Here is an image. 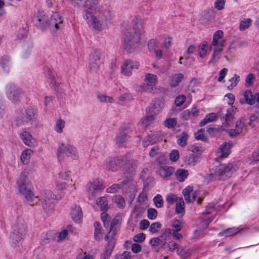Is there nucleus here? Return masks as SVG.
<instances>
[{
    "label": "nucleus",
    "mask_w": 259,
    "mask_h": 259,
    "mask_svg": "<svg viewBox=\"0 0 259 259\" xmlns=\"http://www.w3.org/2000/svg\"><path fill=\"white\" fill-rule=\"evenodd\" d=\"M82 16L95 30L101 31L108 28L114 13L109 8H103L99 0H87L83 5Z\"/></svg>",
    "instance_id": "nucleus-1"
},
{
    "label": "nucleus",
    "mask_w": 259,
    "mask_h": 259,
    "mask_svg": "<svg viewBox=\"0 0 259 259\" xmlns=\"http://www.w3.org/2000/svg\"><path fill=\"white\" fill-rule=\"evenodd\" d=\"M144 21L135 18L133 20V28L125 32L123 47L128 53L136 51L140 48L141 35L144 32Z\"/></svg>",
    "instance_id": "nucleus-2"
},
{
    "label": "nucleus",
    "mask_w": 259,
    "mask_h": 259,
    "mask_svg": "<svg viewBox=\"0 0 259 259\" xmlns=\"http://www.w3.org/2000/svg\"><path fill=\"white\" fill-rule=\"evenodd\" d=\"M29 169L25 168L20 176L18 184L19 193L30 205L37 204L39 201V196H35L31 190V184L28 178Z\"/></svg>",
    "instance_id": "nucleus-3"
},
{
    "label": "nucleus",
    "mask_w": 259,
    "mask_h": 259,
    "mask_svg": "<svg viewBox=\"0 0 259 259\" xmlns=\"http://www.w3.org/2000/svg\"><path fill=\"white\" fill-rule=\"evenodd\" d=\"M37 25L42 29L49 27L51 31L55 32L63 28V20L58 13H54L49 19L48 16L43 11L39 10L37 12Z\"/></svg>",
    "instance_id": "nucleus-4"
},
{
    "label": "nucleus",
    "mask_w": 259,
    "mask_h": 259,
    "mask_svg": "<svg viewBox=\"0 0 259 259\" xmlns=\"http://www.w3.org/2000/svg\"><path fill=\"white\" fill-rule=\"evenodd\" d=\"M235 171V168L232 164L219 165L212 169V172L209 175V178L225 180L230 178Z\"/></svg>",
    "instance_id": "nucleus-5"
},
{
    "label": "nucleus",
    "mask_w": 259,
    "mask_h": 259,
    "mask_svg": "<svg viewBox=\"0 0 259 259\" xmlns=\"http://www.w3.org/2000/svg\"><path fill=\"white\" fill-rule=\"evenodd\" d=\"M78 157V152L73 145L61 143L59 146L57 158L60 162L65 161L67 158L72 160L77 159Z\"/></svg>",
    "instance_id": "nucleus-6"
},
{
    "label": "nucleus",
    "mask_w": 259,
    "mask_h": 259,
    "mask_svg": "<svg viewBox=\"0 0 259 259\" xmlns=\"http://www.w3.org/2000/svg\"><path fill=\"white\" fill-rule=\"evenodd\" d=\"M42 206L47 213H50L54 207L57 200V196L50 190H44L40 195Z\"/></svg>",
    "instance_id": "nucleus-7"
},
{
    "label": "nucleus",
    "mask_w": 259,
    "mask_h": 259,
    "mask_svg": "<svg viewBox=\"0 0 259 259\" xmlns=\"http://www.w3.org/2000/svg\"><path fill=\"white\" fill-rule=\"evenodd\" d=\"M128 161L129 156L126 155L112 158L105 163V168L108 170L116 171L126 164Z\"/></svg>",
    "instance_id": "nucleus-8"
},
{
    "label": "nucleus",
    "mask_w": 259,
    "mask_h": 259,
    "mask_svg": "<svg viewBox=\"0 0 259 259\" xmlns=\"http://www.w3.org/2000/svg\"><path fill=\"white\" fill-rule=\"evenodd\" d=\"M36 121L37 119L33 109L31 108H28L26 110L20 111L17 124L23 125L30 122L31 124L32 125L33 123H37Z\"/></svg>",
    "instance_id": "nucleus-9"
},
{
    "label": "nucleus",
    "mask_w": 259,
    "mask_h": 259,
    "mask_svg": "<svg viewBox=\"0 0 259 259\" xmlns=\"http://www.w3.org/2000/svg\"><path fill=\"white\" fill-rule=\"evenodd\" d=\"M102 53L100 50L96 49L90 55L89 69L92 72H96L101 64Z\"/></svg>",
    "instance_id": "nucleus-10"
},
{
    "label": "nucleus",
    "mask_w": 259,
    "mask_h": 259,
    "mask_svg": "<svg viewBox=\"0 0 259 259\" xmlns=\"http://www.w3.org/2000/svg\"><path fill=\"white\" fill-rule=\"evenodd\" d=\"M171 234V230L165 229L163 233L159 237L153 238L150 240V244L153 249L156 252L159 250V246H164L166 244V237Z\"/></svg>",
    "instance_id": "nucleus-11"
},
{
    "label": "nucleus",
    "mask_w": 259,
    "mask_h": 259,
    "mask_svg": "<svg viewBox=\"0 0 259 259\" xmlns=\"http://www.w3.org/2000/svg\"><path fill=\"white\" fill-rule=\"evenodd\" d=\"M139 66V64L137 61L127 60L121 65V72L123 75L129 76L132 74V70L138 69Z\"/></svg>",
    "instance_id": "nucleus-12"
},
{
    "label": "nucleus",
    "mask_w": 259,
    "mask_h": 259,
    "mask_svg": "<svg viewBox=\"0 0 259 259\" xmlns=\"http://www.w3.org/2000/svg\"><path fill=\"white\" fill-rule=\"evenodd\" d=\"M236 109H234L233 107L230 108L228 109L227 113L225 115L223 116L222 118V124L224 126L227 128L231 127L233 125L234 115ZM223 115H221L222 117Z\"/></svg>",
    "instance_id": "nucleus-13"
},
{
    "label": "nucleus",
    "mask_w": 259,
    "mask_h": 259,
    "mask_svg": "<svg viewBox=\"0 0 259 259\" xmlns=\"http://www.w3.org/2000/svg\"><path fill=\"white\" fill-rule=\"evenodd\" d=\"M102 182L99 180H94L90 182L87 186V191L89 195H93L96 192L102 189Z\"/></svg>",
    "instance_id": "nucleus-14"
},
{
    "label": "nucleus",
    "mask_w": 259,
    "mask_h": 259,
    "mask_svg": "<svg viewBox=\"0 0 259 259\" xmlns=\"http://www.w3.org/2000/svg\"><path fill=\"white\" fill-rule=\"evenodd\" d=\"M246 128L245 127L243 119L240 118L236 122L235 129H232L229 132V135L231 137H235L241 133H246Z\"/></svg>",
    "instance_id": "nucleus-15"
},
{
    "label": "nucleus",
    "mask_w": 259,
    "mask_h": 259,
    "mask_svg": "<svg viewBox=\"0 0 259 259\" xmlns=\"http://www.w3.org/2000/svg\"><path fill=\"white\" fill-rule=\"evenodd\" d=\"M165 104L163 99H156L153 100L150 110L154 114H157L164 107Z\"/></svg>",
    "instance_id": "nucleus-16"
},
{
    "label": "nucleus",
    "mask_w": 259,
    "mask_h": 259,
    "mask_svg": "<svg viewBox=\"0 0 259 259\" xmlns=\"http://www.w3.org/2000/svg\"><path fill=\"white\" fill-rule=\"evenodd\" d=\"M225 40H221L217 45H212L214 47L212 57L209 61L211 64H215L219 60L217 56L223 51V48L224 47Z\"/></svg>",
    "instance_id": "nucleus-17"
},
{
    "label": "nucleus",
    "mask_w": 259,
    "mask_h": 259,
    "mask_svg": "<svg viewBox=\"0 0 259 259\" xmlns=\"http://www.w3.org/2000/svg\"><path fill=\"white\" fill-rule=\"evenodd\" d=\"M231 145L226 142L223 143L217 151V156L220 158L228 157L230 153Z\"/></svg>",
    "instance_id": "nucleus-18"
},
{
    "label": "nucleus",
    "mask_w": 259,
    "mask_h": 259,
    "mask_svg": "<svg viewBox=\"0 0 259 259\" xmlns=\"http://www.w3.org/2000/svg\"><path fill=\"white\" fill-rule=\"evenodd\" d=\"M20 137L24 144L27 146L32 147L34 146L35 140L28 132L23 131L20 134Z\"/></svg>",
    "instance_id": "nucleus-19"
},
{
    "label": "nucleus",
    "mask_w": 259,
    "mask_h": 259,
    "mask_svg": "<svg viewBox=\"0 0 259 259\" xmlns=\"http://www.w3.org/2000/svg\"><path fill=\"white\" fill-rule=\"evenodd\" d=\"M148 47L150 52H153L156 57L160 59L162 56V52L159 49L158 43L154 39H150L148 43Z\"/></svg>",
    "instance_id": "nucleus-20"
},
{
    "label": "nucleus",
    "mask_w": 259,
    "mask_h": 259,
    "mask_svg": "<svg viewBox=\"0 0 259 259\" xmlns=\"http://www.w3.org/2000/svg\"><path fill=\"white\" fill-rule=\"evenodd\" d=\"M26 223L23 220H20L17 224V239H23L27 232Z\"/></svg>",
    "instance_id": "nucleus-21"
},
{
    "label": "nucleus",
    "mask_w": 259,
    "mask_h": 259,
    "mask_svg": "<svg viewBox=\"0 0 259 259\" xmlns=\"http://www.w3.org/2000/svg\"><path fill=\"white\" fill-rule=\"evenodd\" d=\"M6 94L8 98L14 103L16 100V87L14 83H9L6 87Z\"/></svg>",
    "instance_id": "nucleus-22"
},
{
    "label": "nucleus",
    "mask_w": 259,
    "mask_h": 259,
    "mask_svg": "<svg viewBox=\"0 0 259 259\" xmlns=\"http://www.w3.org/2000/svg\"><path fill=\"white\" fill-rule=\"evenodd\" d=\"M71 218L74 221L79 223L82 217V211L79 206L75 205L72 208Z\"/></svg>",
    "instance_id": "nucleus-23"
},
{
    "label": "nucleus",
    "mask_w": 259,
    "mask_h": 259,
    "mask_svg": "<svg viewBox=\"0 0 259 259\" xmlns=\"http://www.w3.org/2000/svg\"><path fill=\"white\" fill-rule=\"evenodd\" d=\"M130 138L127 134L124 132H120L116 137V144L118 147H122L124 143H126Z\"/></svg>",
    "instance_id": "nucleus-24"
},
{
    "label": "nucleus",
    "mask_w": 259,
    "mask_h": 259,
    "mask_svg": "<svg viewBox=\"0 0 259 259\" xmlns=\"http://www.w3.org/2000/svg\"><path fill=\"white\" fill-rule=\"evenodd\" d=\"M240 102L242 104L246 102L249 105H253L255 103L254 96H253L251 91L247 90L244 94V98L240 99Z\"/></svg>",
    "instance_id": "nucleus-25"
},
{
    "label": "nucleus",
    "mask_w": 259,
    "mask_h": 259,
    "mask_svg": "<svg viewBox=\"0 0 259 259\" xmlns=\"http://www.w3.org/2000/svg\"><path fill=\"white\" fill-rule=\"evenodd\" d=\"M115 244V241L111 240L108 243L106 249V251L103 254L100 259H109V257L111 254L112 250L114 247Z\"/></svg>",
    "instance_id": "nucleus-26"
},
{
    "label": "nucleus",
    "mask_w": 259,
    "mask_h": 259,
    "mask_svg": "<svg viewBox=\"0 0 259 259\" xmlns=\"http://www.w3.org/2000/svg\"><path fill=\"white\" fill-rule=\"evenodd\" d=\"M33 151L30 149H26L21 154L20 159L24 164H27L30 161Z\"/></svg>",
    "instance_id": "nucleus-27"
},
{
    "label": "nucleus",
    "mask_w": 259,
    "mask_h": 259,
    "mask_svg": "<svg viewBox=\"0 0 259 259\" xmlns=\"http://www.w3.org/2000/svg\"><path fill=\"white\" fill-rule=\"evenodd\" d=\"M174 168L169 166H161L159 169V175L163 178L169 177L174 172Z\"/></svg>",
    "instance_id": "nucleus-28"
},
{
    "label": "nucleus",
    "mask_w": 259,
    "mask_h": 259,
    "mask_svg": "<svg viewBox=\"0 0 259 259\" xmlns=\"http://www.w3.org/2000/svg\"><path fill=\"white\" fill-rule=\"evenodd\" d=\"M145 81L148 85L153 87L156 85L158 81L157 76L153 74L146 73L145 76Z\"/></svg>",
    "instance_id": "nucleus-29"
},
{
    "label": "nucleus",
    "mask_w": 259,
    "mask_h": 259,
    "mask_svg": "<svg viewBox=\"0 0 259 259\" xmlns=\"http://www.w3.org/2000/svg\"><path fill=\"white\" fill-rule=\"evenodd\" d=\"M183 78V74L180 73L171 75L170 82V85L173 87L178 86Z\"/></svg>",
    "instance_id": "nucleus-30"
},
{
    "label": "nucleus",
    "mask_w": 259,
    "mask_h": 259,
    "mask_svg": "<svg viewBox=\"0 0 259 259\" xmlns=\"http://www.w3.org/2000/svg\"><path fill=\"white\" fill-rule=\"evenodd\" d=\"M240 230L238 228H228L224 231L219 233V235L221 236L230 237L238 233Z\"/></svg>",
    "instance_id": "nucleus-31"
},
{
    "label": "nucleus",
    "mask_w": 259,
    "mask_h": 259,
    "mask_svg": "<svg viewBox=\"0 0 259 259\" xmlns=\"http://www.w3.org/2000/svg\"><path fill=\"white\" fill-rule=\"evenodd\" d=\"M94 237L96 240H99L102 238V228L101 224L98 222H96L94 223Z\"/></svg>",
    "instance_id": "nucleus-32"
},
{
    "label": "nucleus",
    "mask_w": 259,
    "mask_h": 259,
    "mask_svg": "<svg viewBox=\"0 0 259 259\" xmlns=\"http://www.w3.org/2000/svg\"><path fill=\"white\" fill-rule=\"evenodd\" d=\"M97 204L100 206L102 211H107L108 209V202L106 197H102L98 198Z\"/></svg>",
    "instance_id": "nucleus-33"
},
{
    "label": "nucleus",
    "mask_w": 259,
    "mask_h": 259,
    "mask_svg": "<svg viewBox=\"0 0 259 259\" xmlns=\"http://www.w3.org/2000/svg\"><path fill=\"white\" fill-rule=\"evenodd\" d=\"M223 32L222 30L217 31L213 35V39L212 41V45H217L219 42H220L223 36Z\"/></svg>",
    "instance_id": "nucleus-34"
},
{
    "label": "nucleus",
    "mask_w": 259,
    "mask_h": 259,
    "mask_svg": "<svg viewBox=\"0 0 259 259\" xmlns=\"http://www.w3.org/2000/svg\"><path fill=\"white\" fill-rule=\"evenodd\" d=\"M215 118L216 115L215 113H210L205 117L203 120L200 122L199 125L201 126H203L206 124L207 123H208V122L214 121L215 120Z\"/></svg>",
    "instance_id": "nucleus-35"
},
{
    "label": "nucleus",
    "mask_w": 259,
    "mask_h": 259,
    "mask_svg": "<svg viewBox=\"0 0 259 259\" xmlns=\"http://www.w3.org/2000/svg\"><path fill=\"white\" fill-rule=\"evenodd\" d=\"M155 119L153 114L147 115L145 118L141 119L140 124H141L144 128H146Z\"/></svg>",
    "instance_id": "nucleus-36"
},
{
    "label": "nucleus",
    "mask_w": 259,
    "mask_h": 259,
    "mask_svg": "<svg viewBox=\"0 0 259 259\" xmlns=\"http://www.w3.org/2000/svg\"><path fill=\"white\" fill-rule=\"evenodd\" d=\"M193 191V187L188 186H187L183 191V194L184 195L185 201L187 203H190L192 202V200L190 198V193Z\"/></svg>",
    "instance_id": "nucleus-37"
},
{
    "label": "nucleus",
    "mask_w": 259,
    "mask_h": 259,
    "mask_svg": "<svg viewBox=\"0 0 259 259\" xmlns=\"http://www.w3.org/2000/svg\"><path fill=\"white\" fill-rule=\"evenodd\" d=\"M188 138V134L185 132H183L178 139L177 142L180 146L185 147L187 144Z\"/></svg>",
    "instance_id": "nucleus-38"
},
{
    "label": "nucleus",
    "mask_w": 259,
    "mask_h": 259,
    "mask_svg": "<svg viewBox=\"0 0 259 259\" xmlns=\"http://www.w3.org/2000/svg\"><path fill=\"white\" fill-rule=\"evenodd\" d=\"M177 178L180 181H183L188 176V171L183 169H179L176 172Z\"/></svg>",
    "instance_id": "nucleus-39"
},
{
    "label": "nucleus",
    "mask_w": 259,
    "mask_h": 259,
    "mask_svg": "<svg viewBox=\"0 0 259 259\" xmlns=\"http://www.w3.org/2000/svg\"><path fill=\"white\" fill-rule=\"evenodd\" d=\"M70 228L71 226L68 225L66 228L62 229V231L59 233L58 242H61L66 237L69 233V231L70 230Z\"/></svg>",
    "instance_id": "nucleus-40"
},
{
    "label": "nucleus",
    "mask_w": 259,
    "mask_h": 259,
    "mask_svg": "<svg viewBox=\"0 0 259 259\" xmlns=\"http://www.w3.org/2000/svg\"><path fill=\"white\" fill-rule=\"evenodd\" d=\"M207 42L206 41H203L201 43L198 47V52L199 56L203 58L206 54L207 49Z\"/></svg>",
    "instance_id": "nucleus-41"
},
{
    "label": "nucleus",
    "mask_w": 259,
    "mask_h": 259,
    "mask_svg": "<svg viewBox=\"0 0 259 259\" xmlns=\"http://www.w3.org/2000/svg\"><path fill=\"white\" fill-rule=\"evenodd\" d=\"M145 211V208L141 203L136 204L133 210V212L136 213L137 217L141 215Z\"/></svg>",
    "instance_id": "nucleus-42"
},
{
    "label": "nucleus",
    "mask_w": 259,
    "mask_h": 259,
    "mask_svg": "<svg viewBox=\"0 0 259 259\" xmlns=\"http://www.w3.org/2000/svg\"><path fill=\"white\" fill-rule=\"evenodd\" d=\"M177 252L179 255L183 259H185L187 257L190 256L192 253V251L191 250L184 248H178Z\"/></svg>",
    "instance_id": "nucleus-43"
},
{
    "label": "nucleus",
    "mask_w": 259,
    "mask_h": 259,
    "mask_svg": "<svg viewBox=\"0 0 259 259\" xmlns=\"http://www.w3.org/2000/svg\"><path fill=\"white\" fill-rule=\"evenodd\" d=\"M64 126L65 121L61 119H59L56 121L54 129L57 133H61L63 132Z\"/></svg>",
    "instance_id": "nucleus-44"
},
{
    "label": "nucleus",
    "mask_w": 259,
    "mask_h": 259,
    "mask_svg": "<svg viewBox=\"0 0 259 259\" xmlns=\"http://www.w3.org/2000/svg\"><path fill=\"white\" fill-rule=\"evenodd\" d=\"M128 162H129L128 164V170L129 171V173L134 175V172L138 166V162L136 160H129Z\"/></svg>",
    "instance_id": "nucleus-45"
},
{
    "label": "nucleus",
    "mask_w": 259,
    "mask_h": 259,
    "mask_svg": "<svg viewBox=\"0 0 259 259\" xmlns=\"http://www.w3.org/2000/svg\"><path fill=\"white\" fill-rule=\"evenodd\" d=\"M251 20L250 19H244L241 20L240 24V30L241 31L245 30L247 29L250 25Z\"/></svg>",
    "instance_id": "nucleus-46"
},
{
    "label": "nucleus",
    "mask_w": 259,
    "mask_h": 259,
    "mask_svg": "<svg viewBox=\"0 0 259 259\" xmlns=\"http://www.w3.org/2000/svg\"><path fill=\"white\" fill-rule=\"evenodd\" d=\"M176 211L178 213H183L184 211V202L183 198L178 199V202L176 203Z\"/></svg>",
    "instance_id": "nucleus-47"
},
{
    "label": "nucleus",
    "mask_w": 259,
    "mask_h": 259,
    "mask_svg": "<svg viewBox=\"0 0 259 259\" xmlns=\"http://www.w3.org/2000/svg\"><path fill=\"white\" fill-rule=\"evenodd\" d=\"M117 231L116 229H114V228H111L110 226V230L109 231L108 233L106 235L105 237V239L107 241H108V242L111 240H115L113 238V236L116 235L117 234Z\"/></svg>",
    "instance_id": "nucleus-48"
},
{
    "label": "nucleus",
    "mask_w": 259,
    "mask_h": 259,
    "mask_svg": "<svg viewBox=\"0 0 259 259\" xmlns=\"http://www.w3.org/2000/svg\"><path fill=\"white\" fill-rule=\"evenodd\" d=\"M153 201L155 205L157 208H160L163 206V200L160 195H157L153 198Z\"/></svg>",
    "instance_id": "nucleus-49"
},
{
    "label": "nucleus",
    "mask_w": 259,
    "mask_h": 259,
    "mask_svg": "<svg viewBox=\"0 0 259 259\" xmlns=\"http://www.w3.org/2000/svg\"><path fill=\"white\" fill-rule=\"evenodd\" d=\"M115 202L119 208H123L125 205L124 199L120 195H117L114 198Z\"/></svg>",
    "instance_id": "nucleus-50"
},
{
    "label": "nucleus",
    "mask_w": 259,
    "mask_h": 259,
    "mask_svg": "<svg viewBox=\"0 0 259 259\" xmlns=\"http://www.w3.org/2000/svg\"><path fill=\"white\" fill-rule=\"evenodd\" d=\"M161 228V224L159 222H156L150 225L149 230L150 232L155 233L158 232Z\"/></svg>",
    "instance_id": "nucleus-51"
},
{
    "label": "nucleus",
    "mask_w": 259,
    "mask_h": 259,
    "mask_svg": "<svg viewBox=\"0 0 259 259\" xmlns=\"http://www.w3.org/2000/svg\"><path fill=\"white\" fill-rule=\"evenodd\" d=\"M157 216V212L156 210L153 208H150L147 210L148 218L151 220H153L156 218Z\"/></svg>",
    "instance_id": "nucleus-52"
},
{
    "label": "nucleus",
    "mask_w": 259,
    "mask_h": 259,
    "mask_svg": "<svg viewBox=\"0 0 259 259\" xmlns=\"http://www.w3.org/2000/svg\"><path fill=\"white\" fill-rule=\"evenodd\" d=\"M121 188L122 185L121 184H115L108 188L106 191L108 193H115Z\"/></svg>",
    "instance_id": "nucleus-53"
},
{
    "label": "nucleus",
    "mask_w": 259,
    "mask_h": 259,
    "mask_svg": "<svg viewBox=\"0 0 259 259\" xmlns=\"http://www.w3.org/2000/svg\"><path fill=\"white\" fill-rule=\"evenodd\" d=\"M153 144H155L154 141L150 135H147L142 142V145L144 147H147Z\"/></svg>",
    "instance_id": "nucleus-54"
},
{
    "label": "nucleus",
    "mask_w": 259,
    "mask_h": 259,
    "mask_svg": "<svg viewBox=\"0 0 259 259\" xmlns=\"http://www.w3.org/2000/svg\"><path fill=\"white\" fill-rule=\"evenodd\" d=\"M179 199H181V197H178L173 194H169L166 197V201L170 204H173L174 202L177 203L178 202Z\"/></svg>",
    "instance_id": "nucleus-55"
},
{
    "label": "nucleus",
    "mask_w": 259,
    "mask_h": 259,
    "mask_svg": "<svg viewBox=\"0 0 259 259\" xmlns=\"http://www.w3.org/2000/svg\"><path fill=\"white\" fill-rule=\"evenodd\" d=\"M154 141V143L162 140V135L160 132H156L150 135Z\"/></svg>",
    "instance_id": "nucleus-56"
},
{
    "label": "nucleus",
    "mask_w": 259,
    "mask_h": 259,
    "mask_svg": "<svg viewBox=\"0 0 259 259\" xmlns=\"http://www.w3.org/2000/svg\"><path fill=\"white\" fill-rule=\"evenodd\" d=\"M177 123L175 118H169L165 120L164 125L168 128L174 127L177 124Z\"/></svg>",
    "instance_id": "nucleus-57"
},
{
    "label": "nucleus",
    "mask_w": 259,
    "mask_h": 259,
    "mask_svg": "<svg viewBox=\"0 0 259 259\" xmlns=\"http://www.w3.org/2000/svg\"><path fill=\"white\" fill-rule=\"evenodd\" d=\"M239 78V76L237 75L236 74L234 75V76L229 80V81L231 82V83L230 85L228 86V89L230 90L234 87H235L238 83Z\"/></svg>",
    "instance_id": "nucleus-58"
},
{
    "label": "nucleus",
    "mask_w": 259,
    "mask_h": 259,
    "mask_svg": "<svg viewBox=\"0 0 259 259\" xmlns=\"http://www.w3.org/2000/svg\"><path fill=\"white\" fill-rule=\"evenodd\" d=\"M98 98L101 102L112 103L113 101L112 98L102 94L98 95Z\"/></svg>",
    "instance_id": "nucleus-59"
},
{
    "label": "nucleus",
    "mask_w": 259,
    "mask_h": 259,
    "mask_svg": "<svg viewBox=\"0 0 259 259\" xmlns=\"http://www.w3.org/2000/svg\"><path fill=\"white\" fill-rule=\"evenodd\" d=\"M134 175L129 173V175H126L125 173L124 174V179L121 182V184L122 187L123 185H126L128 184L133 179V177Z\"/></svg>",
    "instance_id": "nucleus-60"
},
{
    "label": "nucleus",
    "mask_w": 259,
    "mask_h": 259,
    "mask_svg": "<svg viewBox=\"0 0 259 259\" xmlns=\"http://www.w3.org/2000/svg\"><path fill=\"white\" fill-rule=\"evenodd\" d=\"M186 97L184 95H180L178 96L175 100V104L177 106H180L185 102Z\"/></svg>",
    "instance_id": "nucleus-61"
},
{
    "label": "nucleus",
    "mask_w": 259,
    "mask_h": 259,
    "mask_svg": "<svg viewBox=\"0 0 259 259\" xmlns=\"http://www.w3.org/2000/svg\"><path fill=\"white\" fill-rule=\"evenodd\" d=\"M179 158V151L177 150H173L169 154V158L173 161H176Z\"/></svg>",
    "instance_id": "nucleus-62"
},
{
    "label": "nucleus",
    "mask_w": 259,
    "mask_h": 259,
    "mask_svg": "<svg viewBox=\"0 0 259 259\" xmlns=\"http://www.w3.org/2000/svg\"><path fill=\"white\" fill-rule=\"evenodd\" d=\"M195 138L197 140H200L204 141L207 140V139L205 138L203 134V129H200L196 134H195Z\"/></svg>",
    "instance_id": "nucleus-63"
},
{
    "label": "nucleus",
    "mask_w": 259,
    "mask_h": 259,
    "mask_svg": "<svg viewBox=\"0 0 259 259\" xmlns=\"http://www.w3.org/2000/svg\"><path fill=\"white\" fill-rule=\"evenodd\" d=\"M173 232H179L182 228V223L179 220H176L172 225Z\"/></svg>",
    "instance_id": "nucleus-64"
}]
</instances>
